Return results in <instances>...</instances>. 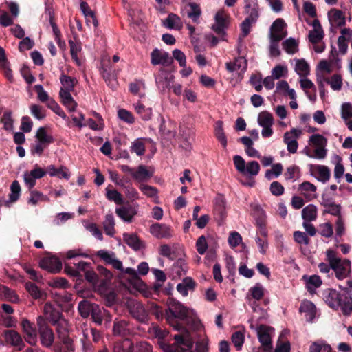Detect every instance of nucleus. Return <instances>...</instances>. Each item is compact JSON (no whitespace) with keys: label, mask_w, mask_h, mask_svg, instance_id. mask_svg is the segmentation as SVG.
Here are the masks:
<instances>
[{"label":"nucleus","mask_w":352,"mask_h":352,"mask_svg":"<svg viewBox=\"0 0 352 352\" xmlns=\"http://www.w3.org/2000/svg\"><path fill=\"white\" fill-rule=\"evenodd\" d=\"M167 304L168 309L166 310V320L178 331V333L173 336L175 342L173 344L166 345L164 348V351L192 352L193 340L190 331L176 320V319H179L189 323L190 311L188 309L171 298L168 299Z\"/></svg>","instance_id":"f257e3e1"},{"label":"nucleus","mask_w":352,"mask_h":352,"mask_svg":"<svg viewBox=\"0 0 352 352\" xmlns=\"http://www.w3.org/2000/svg\"><path fill=\"white\" fill-rule=\"evenodd\" d=\"M340 291L329 288L324 292L323 298L328 306L342 311L345 316L352 314V294L348 287H340Z\"/></svg>","instance_id":"f03ea898"},{"label":"nucleus","mask_w":352,"mask_h":352,"mask_svg":"<svg viewBox=\"0 0 352 352\" xmlns=\"http://www.w3.org/2000/svg\"><path fill=\"white\" fill-rule=\"evenodd\" d=\"M60 81L62 87L59 91V96L62 104L69 111H76L78 104L72 96L71 92L74 90V87L78 83L77 79L65 74H62L60 77Z\"/></svg>","instance_id":"7ed1b4c3"},{"label":"nucleus","mask_w":352,"mask_h":352,"mask_svg":"<svg viewBox=\"0 0 352 352\" xmlns=\"http://www.w3.org/2000/svg\"><path fill=\"white\" fill-rule=\"evenodd\" d=\"M244 12L248 16L240 25L243 38L248 35L252 25L257 21L259 17V7L257 0H244Z\"/></svg>","instance_id":"20e7f679"},{"label":"nucleus","mask_w":352,"mask_h":352,"mask_svg":"<svg viewBox=\"0 0 352 352\" xmlns=\"http://www.w3.org/2000/svg\"><path fill=\"white\" fill-rule=\"evenodd\" d=\"M327 259L339 280L347 277L351 272V262L348 259H342L337 256L336 252L328 250L326 252Z\"/></svg>","instance_id":"39448f33"},{"label":"nucleus","mask_w":352,"mask_h":352,"mask_svg":"<svg viewBox=\"0 0 352 352\" xmlns=\"http://www.w3.org/2000/svg\"><path fill=\"white\" fill-rule=\"evenodd\" d=\"M82 338H80L81 350L82 352H94V343H98L102 338L100 331L89 327L86 324L81 326Z\"/></svg>","instance_id":"423d86ee"},{"label":"nucleus","mask_w":352,"mask_h":352,"mask_svg":"<svg viewBox=\"0 0 352 352\" xmlns=\"http://www.w3.org/2000/svg\"><path fill=\"white\" fill-rule=\"evenodd\" d=\"M36 326L38 328V338H39L41 345L47 349L51 348L54 342L55 336L44 316H37Z\"/></svg>","instance_id":"0eeeda50"},{"label":"nucleus","mask_w":352,"mask_h":352,"mask_svg":"<svg viewBox=\"0 0 352 352\" xmlns=\"http://www.w3.org/2000/svg\"><path fill=\"white\" fill-rule=\"evenodd\" d=\"M250 328L256 330L258 340L264 350L265 351H271L272 349L271 334L274 329L265 324H260L256 328H254L252 324H250Z\"/></svg>","instance_id":"6e6552de"},{"label":"nucleus","mask_w":352,"mask_h":352,"mask_svg":"<svg viewBox=\"0 0 352 352\" xmlns=\"http://www.w3.org/2000/svg\"><path fill=\"white\" fill-rule=\"evenodd\" d=\"M126 307L130 314L141 323L148 321V314L144 305L138 300H129L127 301Z\"/></svg>","instance_id":"1a4fd4ad"},{"label":"nucleus","mask_w":352,"mask_h":352,"mask_svg":"<svg viewBox=\"0 0 352 352\" xmlns=\"http://www.w3.org/2000/svg\"><path fill=\"white\" fill-rule=\"evenodd\" d=\"M54 326H56V331L58 338L69 351H74L73 340L69 336V324L65 319L60 320Z\"/></svg>","instance_id":"9d476101"},{"label":"nucleus","mask_w":352,"mask_h":352,"mask_svg":"<svg viewBox=\"0 0 352 352\" xmlns=\"http://www.w3.org/2000/svg\"><path fill=\"white\" fill-rule=\"evenodd\" d=\"M20 324L25 341L31 346H36L38 342V329L34 324L27 318H23Z\"/></svg>","instance_id":"9b49d317"},{"label":"nucleus","mask_w":352,"mask_h":352,"mask_svg":"<svg viewBox=\"0 0 352 352\" xmlns=\"http://www.w3.org/2000/svg\"><path fill=\"white\" fill-rule=\"evenodd\" d=\"M302 135V131L293 128L286 131L283 135V142L287 145V149L289 153L294 154L298 148V139Z\"/></svg>","instance_id":"f8f14e48"},{"label":"nucleus","mask_w":352,"mask_h":352,"mask_svg":"<svg viewBox=\"0 0 352 352\" xmlns=\"http://www.w3.org/2000/svg\"><path fill=\"white\" fill-rule=\"evenodd\" d=\"M274 120L272 113L267 111L261 112L258 116V123L263 128L261 134L265 138L272 135V125Z\"/></svg>","instance_id":"ddd939ff"},{"label":"nucleus","mask_w":352,"mask_h":352,"mask_svg":"<svg viewBox=\"0 0 352 352\" xmlns=\"http://www.w3.org/2000/svg\"><path fill=\"white\" fill-rule=\"evenodd\" d=\"M155 78L156 85L161 92L169 89L174 80L173 75L164 69H160Z\"/></svg>","instance_id":"4468645a"},{"label":"nucleus","mask_w":352,"mask_h":352,"mask_svg":"<svg viewBox=\"0 0 352 352\" xmlns=\"http://www.w3.org/2000/svg\"><path fill=\"white\" fill-rule=\"evenodd\" d=\"M112 332L116 336L125 337L133 333V327L129 320L116 318L113 321Z\"/></svg>","instance_id":"2eb2a0df"},{"label":"nucleus","mask_w":352,"mask_h":352,"mask_svg":"<svg viewBox=\"0 0 352 352\" xmlns=\"http://www.w3.org/2000/svg\"><path fill=\"white\" fill-rule=\"evenodd\" d=\"M3 335L6 344L15 347L18 351H21L25 348V345L22 336L16 331L13 329L6 330Z\"/></svg>","instance_id":"dca6fc26"},{"label":"nucleus","mask_w":352,"mask_h":352,"mask_svg":"<svg viewBox=\"0 0 352 352\" xmlns=\"http://www.w3.org/2000/svg\"><path fill=\"white\" fill-rule=\"evenodd\" d=\"M138 204L124 206L116 209V213L122 220L126 223H131L138 214Z\"/></svg>","instance_id":"f3484780"},{"label":"nucleus","mask_w":352,"mask_h":352,"mask_svg":"<svg viewBox=\"0 0 352 352\" xmlns=\"http://www.w3.org/2000/svg\"><path fill=\"white\" fill-rule=\"evenodd\" d=\"M286 24L283 19H276L270 27V38H274L275 41H281L287 36V31L285 27Z\"/></svg>","instance_id":"a211bd4d"},{"label":"nucleus","mask_w":352,"mask_h":352,"mask_svg":"<svg viewBox=\"0 0 352 352\" xmlns=\"http://www.w3.org/2000/svg\"><path fill=\"white\" fill-rule=\"evenodd\" d=\"M151 62L153 65H168L173 62V58L166 52L157 48L154 49L151 54Z\"/></svg>","instance_id":"6ab92c4d"},{"label":"nucleus","mask_w":352,"mask_h":352,"mask_svg":"<svg viewBox=\"0 0 352 352\" xmlns=\"http://www.w3.org/2000/svg\"><path fill=\"white\" fill-rule=\"evenodd\" d=\"M215 24L212 27V30L220 34L224 32L229 23V16L224 10H219L214 16Z\"/></svg>","instance_id":"aec40b11"},{"label":"nucleus","mask_w":352,"mask_h":352,"mask_svg":"<svg viewBox=\"0 0 352 352\" xmlns=\"http://www.w3.org/2000/svg\"><path fill=\"white\" fill-rule=\"evenodd\" d=\"M150 232L157 239H169L173 236V230L170 226L157 223L150 227Z\"/></svg>","instance_id":"412c9836"},{"label":"nucleus","mask_w":352,"mask_h":352,"mask_svg":"<svg viewBox=\"0 0 352 352\" xmlns=\"http://www.w3.org/2000/svg\"><path fill=\"white\" fill-rule=\"evenodd\" d=\"M327 15L331 28H337L344 26L346 23L344 14L341 10L332 8L329 11Z\"/></svg>","instance_id":"4be33fe9"},{"label":"nucleus","mask_w":352,"mask_h":352,"mask_svg":"<svg viewBox=\"0 0 352 352\" xmlns=\"http://www.w3.org/2000/svg\"><path fill=\"white\" fill-rule=\"evenodd\" d=\"M43 314L46 321L49 320L52 325L63 319L62 314L48 302L43 307Z\"/></svg>","instance_id":"5701e85b"},{"label":"nucleus","mask_w":352,"mask_h":352,"mask_svg":"<svg viewBox=\"0 0 352 352\" xmlns=\"http://www.w3.org/2000/svg\"><path fill=\"white\" fill-rule=\"evenodd\" d=\"M41 268L52 273H56L60 271L62 263L60 260L55 256L46 257L40 261Z\"/></svg>","instance_id":"b1692460"},{"label":"nucleus","mask_w":352,"mask_h":352,"mask_svg":"<svg viewBox=\"0 0 352 352\" xmlns=\"http://www.w3.org/2000/svg\"><path fill=\"white\" fill-rule=\"evenodd\" d=\"M313 30L309 31V40L313 44L320 43L324 36V33L318 19H314L312 23Z\"/></svg>","instance_id":"393cba45"},{"label":"nucleus","mask_w":352,"mask_h":352,"mask_svg":"<svg viewBox=\"0 0 352 352\" xmlns=\"http://www.w3.org/2000/svg\"><path fill=\"white\" fill-rule=\"evenodd\" d=\"M302 279L305 282L307 291L311 294H315L316 289L322 284V280L318 275H311L309 276L305 275Z\"/></svg>","instance_id":"a878e982"},{"label":"nucleus","mask_w":352,"mask_h":352,"mask_svg":"<svg viewBox=\"0 0 352 352\" xmlns=\"http://www.w3.org/2000/svg\"><path fill=\"white\" fill-rule=\"evenodd\" d=\"M124 241L133 250L138 251L144 248V243L135 234L124 233Z\"/></svg>","instance_id":"bb28decb"},{"label":"nucleus","mask_w":352,"mask_h":352,"mask_svg":"<svg viewBox=\"0 0 352 352\" xmlns=\"http://www.w3.org/2000/svg\"><path fill=\"white\" fill-rule=\"evenodd\" d=\"M299 311L301 313L305 314V317L307 321L311 322L315 318L316 309L315 305L309 300H304L302 302Z\"/></svg>","instance_id":"cd10ccee"},{"label":"nucleus","mask_w":352,"mask_h":352,"mask_svg":"<svg viewBox=\"0 0 352 352\" xmlns=\"http://www.w3.org/2000/svg\"><path fill=\"white\" fill-rule=\"evenodd\" d=\"M153 176V173L148 170L144 165H140L134 170L132 177L138 182L148 181Z\"/></svg>","instance_id":"c85d7f7f"},{"label":"nucleus","mask_w":352,"mask_h":352,"mask_svg":"<svg viewBox=\"0 0 352 352\" xmlns=\"http://www.w3.org/2000/svg\"><path fill=\"white\" fill-rule=\"evenodd\" d=\"M47 173L51 177H58L68 180L70 178V173L66 166H60L56 168L54 165H50L47 168Z\"/></svg>","instance_id":"c756f323"},{"label":"nucleus","mask_w":352,"mask_h":352,"mask_svg":"<svg viewBox=\"0 0 352 352\" xmlns=\"http://www.w3.org/2000/svg\"><path fill=\"white\" fill-rule=\"evenodd\" d=\"M214 212L221 220L226 217V199L222 195H218L215 198Z\"/></svg>","instance_id":"7c9ffc66"},{"label":"nucleus","mask_w":352,"mask_h":352,"mask_svg":"<svg viewBox=\"0 0 352 352\" xmlns=\"http://www.w3.org/2000/svg\"><path fill=\"white\" fill-rule=\"evenodd\" d=\"M0 68L3 70L4 74L6 78L12 81L13 76L12 70L9 66V62L6 58L5 50L0 46Z\"/></svg>","instance_id":"2f4dec72"},{"label":"nucleus","mask_w":352,"mask_h":352,"mask_svg":"<svg viewBox=\"0 0 352 352\" xmlns=\"http://www.w3.org/2000/svg\"><path fill=\"white\" fill-rule=\"evenodd\" d=\"M0 299L6 300L11 302L16 303L19 300L16 293L6 286L0 284Z\"/></svg>","instance_id":"473e14b6"},{"label":"nucleus","mask_w":352,"mask_h":352,"mask_svg":"<svg viewBox=\"0 0 352 352\" xmlns=\"http://www.w3.org/2000/svg\"><path fill=\"white\" fill-rule=\"evenodd\" d=\"M226 69L233 72L239 69H245L247 67V61L243 56L235 58L233 62L226 63Z\"/></svg>","instance_id":"72a5a7b5"},{"label":"nucleus","mask_w":352,"mask_h":352,"mask_svg":"<svg viewBox=\"0 0 352 352\" xmlns=\"http://www.w3.org/2000/svg\"><path fill=\"white\" fill-rule=\"evenodd\" d=\"M133 349V342L130 339H124L115 342L113 352H132Z\"/></svg>","instance_id":"f704fd0d"},{"label":"nucleus","mask_w":352,"mask_h":352,"mask_svg":"<svg viewBox=\"0 0 352 352\" xmlns=\"http://www.w3.org/2000/svg\"><path fill=\"white\" fill-rule=\"evenodd\" d=\"M302 218L304 221H313L317 218V208L314 204H309L302 210Z\"/></svg>","instance_id":"c9c22d12"},{"label":"nucleus","mask_w":352,"mask_h":352,"mask_svg":"<svg viewBox=\"0 0 352 352\" xmlns=\"http://www.w3.org/2000/svg\"><path fill=\"white\" fill-rule=\"evenodd\" d=\"M103 228L106 234L113 236L115 234V219L112 214H107L103 221Z\"/></svg>","instance_id":"e433bc0d"},{"label":"nucleus","mask_w":352,"mask_h":352,"mask_svg":"<svg viewBox=\"0 0 352 352\" xmlns=\"http://www.w3.org/2000/svg\"><path fill=\"white\" fill-rule=\"evenodd\" d=\"M3 124V129L8 131H12L14 129V119L11 111H6L3 113L0 120Z\"/></svg>","instance_id":"4c0bfd02"},{"label":"nucleus","mask_w":352,"mask_h":352,"mask_svg":"<svg viewBox=\"0 0 352 352\" xmlns=\"http://www.w3.org/2000/svg\"><path fill=\"white\" fill-rule=\"evenodd\" d=\"M94 305H96V304L91 303L87 300L80 301L78 306L80 316L83 318H87L91 314Z\"/></svg>","instance_id":"58836bf2"},{"label":"nucleus","mask_w":352,"mask_h":352,"mask_svg":"<svg viewBox=\"0 0 352 352\" xmlns=\"http://www.w3.org/2000/svg\"><path fill=\"white\" fill-rule=\"evenodd\" d=\"M284 50L289 54H294L298 51V43L295 38L290 37L282 43Z\"/></svg>","instance_id":"ea45409f"},{"label":"nucleus","mask_w":352,"mask_h":352,"mask_svg":"<svg viewBox=\"0 0 352 352\" xmlns=\"http://www.w3.org/2000/svg\"><path fill=\"white\" fill-rule=\"evenodd\" d=\"M134 108L138 114L144 120H149L152 117V109L151 108H146L144 105L140 102H138L134 104Z\"/></svg>","instance_id":"a19ab883"},{"label":"nucleus","mask_w":352,"mask_h":352,"mask_svg":"<svg viewBox=\"0 0 352 352\" xmlns=\"http://www.w3.org/2000/svg\"><path fill=\"white\" fill-rule=\"evenodd\" d=\"M215 136L217 139L221 142L223 148L227 146V138L223 129V122L217 121L215 124Z\"/></svg>","instance_id":"79ce46f5"},{"label":"nucleus","mask_w":352,"mask_h":352,"mask_svg":"<svg viewBox=\"0 0 352 352\" xmlns=\"http://www.w3.org/2000/svg\"><path fill=\"white\" fill-rule=\"evenodd\" d=\"M295 71L299 76L305 77L309 74V66L304 59H297Z\"/></svg>","instance_id":"37998d69"},{"label":"nucleus","mask_w":352,"mask_h":352,"mask_svg":"<svg viewBox=\"0 0 352 352\" xmlns=\"http://www.w3.org/2000/svg\"><path fill=\"white\" fill-rule=\"evenodd\" d=\"M36 138L38 142L48 145L54 142V138L52 135L47 134L45 128L40 127L36 131Z\"/></svg>","instance_id":"c03bdc74"},{"label":"nucleus","mask_w":352,"mask_h":352,"mask_svg":"<svg viewBox=\"0 0 352 352\" xmlns=\"http://www.w3.org/2000/svg\"><path fill=\"white\" fill-rule=\"evenodd\" d=\"M139 189L141 192L149 198H157L158 197V190L157 188L144 184H140L139 185Z\"/></svg>","instance_id":"a18cd8bd"},{"label":"nucleus","mask_w":352,"mask_h":352,"mask_svg":"<svg viewBox=\"0 0 352 352\" xmlns=\"http://www.w3.org/2000/svg\"><path fill=\"white\" fill-rule=\"evenodd\" d=\"M260 170V165L256 161H251L247 163L245 173H243L245 175H248L250 177H255L256 176Z\"/></svg>","instance_id":"49530a36"},{"label":"nucleus","mask_w":352,"mask_h":352,"mask_svg":"<svg viewBox=\"0 0 352 352\" xmlns=\"http://www.w3.org/2000/svg\"><path fill=\"white\" fill-rule=\"evenodd\" d=\"M164 25L168 29H177L180 25V19L176 14H170L163 23Z\"/></svg>","instance_id":"de8ad7c7"},{"label":"nucleus","mask_w":352,"mask_h":352,"mask_svg":"<svg viewBox=\"0 0 352 352\" xmlns=\"http://www.w3.org/2000/svg\"><path fill=\"white\" fill-rule=\"evenodd\" d=\"M316 170L318 175V177H317L318 181L322 183H326L329 181L330 178V170L327 166L318 165L316 166Z\"/></svg>","instance_id":"09e8293b"},{"label":"nucleus","mask_w":352,"mask_h":352,"mask_svg":"<svg viewBox=\"0 0 352 352\" xmlns=\"http://www.w3.org/2000/svg\"><path fill=\"white\" fill-rule=\"evenodd\" d=\"M189 10H188V16L197 22L201 15V9L198 4L196 3H189L188 4Z\"/></svg>","instance_id":"8fccbe9b"},{"label":"nucleus","mask_w":352,"mask_h":352,"mask_svg":"<svg viewBox=\"0 0 352 352\" xmlns=\"http://www.w3.org/2000/svg\"><path fill=\"white\" fill-rule=\"evenodd\" d=\"M30 110L31 114L37 120H41L46 117V111L43 108V107L38 104H31L30 107Z\"/></svg>","instance_id":"3c124183"},{"label":"nucleus","mask_w":352,"mask_h":352,"mask_svg":"<svg viewBox=\"0 0 352 352\" xmlns=\"http://www.w3.org/2000/svg\"><path fill=\"white\" fill-rule=\"evenodd\" d=\"M299 175L300 168L298 166L296 165H293L288 167L284 174L285 178L287 181H295L296 179L299 177Z\"/></svg>","instance_id":"603ef678"},{"label":"nucleus","mask_w":352,"mask_h":352,"mask_svg":"<svg viewBox=\"0 0 352 352\" xmlns=\"http://www.w3.org/2000/svg\"><path fill=\"white\" fill-rule=\"evenodd\" d=\"M10 194L9 195L10 201L15 202L17 201L20 196L21 186L18 181H14L10 186Z\"/></svg>","instance_id":"864d4df0"},{"label":"nucleus","mask_w":352,"mask_h":352,"mask_svg":"<svg viewBox=\"0 0 352 352\" xmlns=\"http://www.w3.org/2000/svg\"><path fill=\"white\" fill-rule=\"evenodd\" d=\"M25 289L35 299L41 298L43 295V293L41 292V290L35 284L31 282L25 283Z\"/></svg>","instance_id":"5fc2aeb1"},{"label":"nucleus","mask_w":352,"mask_h":352,"mask_svg":"<svg viewBox=\"0 0 352 352\" xmlns=\"http://www.w3.org/2000/svg\"><path fill=\"white\" fill-rule=\"evenodd\" d=\"M148 311L154 315L157 320H162L164 318V311L162 307L155 302H151L148 304Z\"/></svg>","instance_id":"6e6d98bb"},{"label":"nucleus","mask_w":352,"mask_h":352,"mask_svg":"<svg viewBox=\"0 0 352 352\" xmlns=\"http://www.w3.org/2000/svg\"><path fill=\"white\" fill-rule=\"evenodd\" d=\"M149 333L159 339H163L168 335V331L166 329H162L156 324H153L148 329Z\"/></svg>","instance_id":"4d7b16f0"},{"label":"nucleus","mask_w":352,"mask_h":352,"mask_svg":"<svg viewBox=\"0 0 352 352\" xmlns=\"http://www.w3.org/2000/svg\"><path fill=\"white\" fill-rule=\"evenodd\" d=\"M327 82L334 91H339L342 87V79L340 74L333 75L329 80H327Z\"/></svg>","instance_id":"13d9d810"},{"label":"nucleus","mask_w":352,"mask_h":352,"mask_svg":"<svg viewBox=\"0 0 352 352\" xmlns=\"http://www.w3.org/2000/svg\"><path fill=\"white\" fill-rule=\"evenodd\" d=\"M34 89L37 93L38 100L41 102L47 104L52 99L41 85H35Z\"/></svg>","instance_id":"bf43d9fd"},{"label":"nucleus","mask_w":352,"mask_h":352,"mask_svg":"<svg viewBox=\"0 0 352 352\" xmlns=\"http://www.w3.org/2000/svg\"><path fill=\"white\" fill-rule=\"evenodd\" d=\"M124 188L126 197L131 201H134L140 199V195L137 190L131 185L122 186Z\"/></svg>","instance_id":"052dcab7"},{"label":"nucleus","mask_w":352,"mask_h":352,"mask_svg":"<svg viewBox=\"0 0 352 352\" xmlns=\"http://www.w3.org/2000/svg\"><path fill=\"white\" fill-rule=\"evenodd\" d=\"M131 151L139 156L143 155L145 153L144 143L140 139L135 140L131 146Z\"/></svg>","instance_id":"680f3d73"},{"label":"nucleus","mask_w":352,"mask_h":352,"mask_svg":"<svg viewBox=\"0 0 352 352\" xmlns=\"http://www.w3.org/2000/svg\"><path fill=\"white\" fill-rule=\"evenodd\" d=\"M106 196L109 200L114 201L116 204H122L123 203L122 195L116 190L107 189Z\"/></svg>","instance_id":"e2e57ef3"},{"label":"nucleus","mask_w":352,"mask_h":352,"mask_svg":"<svg viewBox=\"0 0 352 352\" xmlns=\"http://www.w3.org/2000/svg\"><path fill=\"white\" fill-rule=\"evenodd\" d=\"M319 233L324 237H331L333 234L332 225L329 222L320 224L319 226Z\"/></svg>","instance_id":"0e129e2a"},{"label":"nucleus","mask_w":352,"mask_h":352,"mask_svg":"<svg viewBox=\"0 0 352 352\" xmlns=\"http://www.w3.org/2000/svg\"><path fill=\"white\" fill-rule=\"evenodd\" d=\"M132 352H153V348L149 343L141 341L133 344Z\"/></svg>","instance_id":"69168bd1"},{"label":"nucleus","mask_w":352,"mask_h":352,"mask_svg":"<svg viewBox=\"0 0 352 352\" xmlns=\"http://www.w3.org/2000/svg\"><path fill=\"white\" fill-rule=\"evenodd\" d=\"M249 291L252 298L256 300L261 299L264 296V288L259 283L251 287Z\"/></svg>","instance_id":"338daca9"},{"label":"nucleus","mask_w":352,"mask_h":352,"mask_svg":"<svg viewBox=\"0 0 352 352\" xmlns=\"http://www.w3.org/2000/svg\"><path fill=\"white\" fill-rule=\"evenodd\" d=\"M341 117L344 121H347L352 117V104L350 102H344L341 107Z\"/></svg>","instance_id":"774afa93"}]
</instances>
